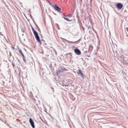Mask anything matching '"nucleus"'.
<instances>
[{"label": "nucleus", "instance_id": "5", "mask_svg": "<svg viewBox=\"0 0 128 128\" xmlns=\"http://www.w3.org/2000/svg\"><path fill=\"white\" fill-rule=\"evenodd\" d=\"M74 52L76 54L78 55H80L81 54L80 51L78 49H75L74 50Z\"/></svg>", "mask_w": 128, "mask_h": 128}, {"label": "nucleus", "instance_id": "9", "mask_svg": "<svg viewBox=\"0 0 128 128\" xmlns=\"http://www.w3.org/2000/svg\"><path fill=\"white\" fill-rule=\"evenodd\" d=\"M64 18L65 20H66L68 21H72V20H68V18H66L64 17H63Z\"/></svg>", "mask_w": 128, "mask_h": 128}, {"label": "nucleus", "instance_id": "14", "mask_svg": "<svg viewBox=\"0 0 128 128\" xmlns=\"http://www.w3.org/2000/svg\"><path fill=\"white\" fill-rule=\"evenodd\" d=\"M2 33L1 32H0V35L1 36H3V35L2 34H1Z\"/></svg>", "mask_w": 128, "mask_h": 128}, {"label": "nucleus", "instance_id": "10", "mask_svg": "<svg viewBox=\"0 0 128 128\" xmlns=\"http://www.w3.org/2000/svg\"><path fill=\"white\" fill-rule=\"evenodd\" d=\"M72 16V14H69V15L67 16H68L70 17H71Z\"/></svg>", "mask_w": 128, "mask_h": 128}, {"label": "nucleus", "instance_id": "11", "mask_svg": "<svg viewBox=\"0 0 128 128\" xmlns=\"http://www.w3.org/2000/svg\"><path fill=\"white\" fill-rule=\"evenodd\" d=\"M61 71L60 70H59L58 71H57V73H60V72Z\"/></svg>", "mask_w": 128, "mask_h": 128}, {"label": "nucleus", "instance_id": "7", "mask_svg": "<svg viewBox=\"0 0 128 128\" xmlns=\"http://www.w3.org/2000/svg\"><path fill=\"white\" fill-rule=\"evenodd\" d=\"M19 52L21 54L22 56H24V54H23L22 50H18Z\"/></svg>", "mask_w": 128, "mask_h": 128}, {"label": "nucleus", "instance_id": "17", "mask_svg": "<svg viewBox=\"0 0 128 128\" xmlns=\"http://www.w3.org/2000/svg\"><path fill=\"white\" fill-rule=\"evenodd\" d=\"M30 15L32 17V16H31V14H30Z\"/></svg>", "mask_w": 128, "mask_h": 128}, {"label": "nucleus", "instance_id": "13", "mask_svg": "<svg viewBox=\"0 0 128 128\" xmlns=\"http://www.w3.org/2000/svg\"><path fill=\"white\" fill-rule=\"evenodd\" d=\"M23 56V59H25V57L24 56H24Z\"/></svg>", "mask_w": 128, "mask_h": 128}, {"label": "nucleus", "instance_id": "16", "mask_svg": "<svg viewBox=\"0 0 128 128\" xmlns=\"http://www.w3.org/2000/svg\"><path fill=\"white\" fill-rule=\"evenodd\" d=\"M73 42V43H75L76 42Z\"/></svg>", "mask_w": 128, "mask_h": 128}, {"label": "nucleus", "instance_id": "18", "mask_svg": "<svg viewBox=\"0 0 128 128\" xmlns=\"http://www.w3.org/2000/svg\"><path fill=\"white\" fill-rule=\"evenodd\" d=\"M10 54H11V53H10Z\"/></svg>", "mask_w": 128, "mask_h": 128}, {"label": "nucleus", "instance_id": "15", "mask_svg": "<svg viewBox=\"0 0 128 128\" xmlns=\"http://www.w3.org/2000/svg\"><path fill=\"white\" fill-rule=\"evenodd\" d=\"M51 88L53 90V92H54V88H52V87Z\"/></svg>", "mask_w": 128, "mask_h": 128}, {"label": "nucleus", "instance_id": "4", "mask_svg": "<svg viewBox=\"0 0 128 128\" xmlns=\"http://www.w3.org/2000/svg\"><path fill=\"white\" fill-rule=\"evenodd\" d=\"M29 120L30 124H31L32 127L33 128H34L35 126L33 121L31 118H30Z\"/></svg>", "mask_w": 128, "mask_h": 128}, {"label": "nucleus", "instance_id": "8", "mask_svg": "<svg viewBox=\"0 0 128 128\" xmlns=\"http://www.w3.org/2000/svg\"><path fill=\"white\" fill-rule=\"evenodd\" d=\"M126 32L127 34V35L128 36V28H126Z\"/></svg>", "mask_w": 128, "mask_h": 128}, {"label": "nucleus", "instance_id": "3", "mask_svg": "<svg viewBox=\"0 0 128 128\" xmlns=\"http://www.w3.org/2000/svg\"><path fill=\"white\" fill-rule=\"evenodd\" d=\"M117 8L119 10L121 9L123 7L122 5L120 3H118L116 5Z\"/></svg>", "mask_w": 128, "mask_h": 128}, {"label": "nucleus", "instance_id": "1", "mask_svg": "<svg viewBox=\"0 0 128 128\" xmlns=\"http://www.w3.org/2000/svg\"><path fill=\"white\" fill-rule=\"evenodd\" d=\"M31 28L37 41L39 42L40 44H41V42L40 40V37L38 35V33L34 30V29L32 26Z\"/></svg>", "mask_w": 128, "mask_h": 128}, {"label": "nucleus", "instance_id": "12", "mask_svg": "<svg viewBox=\"0 0 128 128\" xmlns=\"http://www.w3.org/2000/svg\"><path fill=\"white\" fill-rule=\"evenodd\" d=\"M24 61L25 62H26V61L25 59H23Z\"/></svg>", "mask_w": 128, "mask_h": 128}, {"label": "nucleus", "instance_id": "6", "mask_svg": "<svg viewBox=\"0 0 128 128\" xmlns=\"http://www.w3.org/2000/svg\"><path fill=\"white\" fill-rule=\"evenodd\" d=\"M78 74H80V76L81 77H82L84 76V74L81 72L80 70L79 69L78 70Z\"/></svg>", "mask_w": 128, "mask_h": 128}, {"label": "nucleus", "instance_id": "2", "mask_svg": "<svg viewBox=\"0 0 128 128\" xmlns=\"http://www.w3.org/2000/svg\"><path fill=\"white\" fill-rule=\"evenodd\" d=\"M52 6L58 12H60L61 10V9L57 6L56 4H54Z\"/></svg>", "mask_w": 128, "mask_h": 128}]
</instances>
